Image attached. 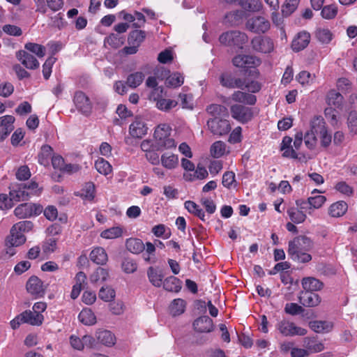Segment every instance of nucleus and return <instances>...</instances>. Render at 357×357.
I'll use <instances>...</instances> for the list:
<instances>
[{"instance_id": "1", "label": "nucleus", "mask_w": 357, "mask_h": 357, "mask_svg": "<svg viewBox=\"0 0 357 357\" xmlns=\"http://www.w3.org/2000/svg\"><path fill=\"white\" fill-rule=\"evenodd\" d=\"M313 247L311 239L305 236H299L289 242L287 253L290 258L298 263H307L312 260L308 254Z\"/></svg>"}, {"instance_id": "2", "label": "nucleus", "mask_w": 357, "mask_h": 357, "mask_svg": "<svg viewBox=\"0 0 357 357\" xmlns=\"http://www.w3.org/2000/svg\"><path fill=\"white\" fill-rule=\"evenodd\" d=\"M33 223L29 220L20 221L15 224L10 229L8 236L7 243L11 246H20L26 242L24 233L29 232L33 228Z\"/></svg>"}, {"instance_id": "3", "label": "nucleus", "mask_w": 357, "mask_h": 357, "mask_svg": "<svg viewBox=\"0 0 357 357\" xmlns=\"http://www.w3.org/2000/svg\"><path fill=\"white\" fill-rule=\"evenodd\" d=\"M170 132L171 128L165 124L159 126L155 129L154 137L158 151L176 148V144L174 139L169 137Z\"/></svg>"}, {"instance_id": "4", "label": "nucleus", "mask_w": 357, "mask_h": 357, "mask_svg": "<svg viewBox=\"0 0 357 357\" xmlns=\"http://www.w3.org/2000/svg\"><path fill=\"white\" fill-rule=\"evenodd\" d=\"M219 41L222 45L242 49L243 45L248 41V37L240 31H230L222 33L219 37Z\"/></svg>"}, {"instance_id": "5", "label": "nucleus", "mask_w": 357, "mask_h": 357, "mask_svg": "<svg viewBox=\"0 0 357 357\" xmlns=\"http://www.w3.org/2000/svg\"><path fill=\"white\" fill-rule=\"evenodd\" d=\"M231 117L241 123L249 122L253 118L252 108L241 104H234L230 107Z\"/></svg>"}, {"instance_id": "6", "label": "nucleus", "mask_w": 357, "mask_h": 357, "mask_svg": "<svg viewBox=\"0 0 357 357\" xmlns=\"http://www.w3.org/2000/svg\"><path fill=\"white\" fill-rule=\"evenodd\" d=\"M43 211L41 205L33 203H24L20 204L14 210L15 215L20 218H26L33 215H38Z\"/></svg>"}, {"instance_id": "7", "label": "nucleus", "mask_w": 357, "mask_h": 357, "mask_svg": "<svg viewBox=\"0 0 357 357\" xmlns=\"http://www.w3.org/2000/svg\"><path fill=\"white\" fill-rule=\"evenodd\" d=\"M276 328L284 336H303L307 333V330L296 326L293 322L283 319L278 322Z\"/></svg>"}, {"instance_id": "8", "label": "nucleus", "mask_w": 357, "mask_h": 357, "mask_svg": "<svg viewBox=\"0 0 357 357\" xmlns=\"http://www.w3.org/2000/svg\"><path fill=\"white\" fill-rule=\"evenodd\" d=\"M245 26L254 33H265L270 29V22L264 17L253 16L247 20Z\"/></svg>"}, {"instance_id": "9", "label": "nucleus", "mask_w": 357, "mask_h": 357, "mask_svg": "<svg viewBox=\"0 0 357 357\" xmlns=\"http://www.w3.org/2000/svg\"><path fill=\"white\" fill-rule=\"evenodd\" d=\"M234 66L241 68H256L261 63L259 58L253 55L238 54L232 59Z\"/></svg>"}, {"instance_id": "10", "label": "nucleus", "mask_w": 357, "mask_h": 357, "mask_svg": "<svg viewBox=\"0 0 357 357\" xmlns=\"http://www.w3.org/2000/svg\"><path fill=\"white\" fill-rule=\"evenodd\" d=\"M73 102L77 109L85 116H89L92 111V104L89 98L82 91L75 93Z\"/></svg>"}, {"instance_id": "11", "label": "nucleus", "mask_w": 357, "mask_h": 357, "mask_svg": "<svg viewBox=\"0 0 357 357\" xmlns=\"http://www.w3.org/2000/svg\"><path fill=\"white\" fill-rule=\"evenodd\" d=\"M207 126L213 135L219 136L227 135L231 130L228 120L220 119L218 117L208 120Z\"/></svg>"}, {"instance_id": "12", "label": "nucleus", "mask_w": 357, "mask_h": 357, "mask_svg": "<svg viewBox=\"0 0 357 357\" xmlns=\"http://www.w3.org/2000/svg\"><path fill=\"white\" fill-rule=\"evenodd\" d=\"M252 47L254 50L261 53H270L274 49L273 40L266 36H257L251 41Z\"/></svg>"}, {"instance_id": "13", "label": "nucleus", "mask_w": 357, "mask_h": 357, "mask_svg": "<svg viewBox=\"0 0 357 357\" xmlns=\"http://www.w3.org/2000/svg\"><path fill=\"white\" fill-rule=\"evenodd\" d=\"M26 289L27 291L35 298L43 297L45 292L43 282L36 276L29 278L26 282Z\"/></svg>"}, {"instance_id": "14", "label": "nucleus", "mask_w": 357, "mask_h": 357, "mask_svg": "<svg viewBox=\"0 0 357 357\" xmlns=\"http://www.w3.org/2000/svg\"><path fill=\"white\" fill-rule=\"evenodd\" d=\"M15 119L12 115H5L0 117V142H3L14 130Z\"/></svg>"}, {"instance_id": "15", "label": "nucleus", "mask_w": 357, "mask_h": 357, "mask_svg": "<svg viewBox=\"0 0 357 357\" xmlns=\"http://www.w3.org/2000/svg\"><path fill=\"white\" fill-rule=\"evenodd\" d=\"M310 33L303 31L299 32L291 43V48L294 52H300L307 47L310 42Z\"/></svg>"}, {"instance_id": "16", "label": "nucleus", "mask_w": 357, "mask_h": 357, "mask_svg": "<svg viewBox=\"0 0 357 357\" xmlns=\"http://www.w3.org/2000/svg\"><path fill=\"white\" fill-rule=\"evenodd\" d=\"M299 302L305 307H313L321 303V297L316 293L309 291H302L298 297Z\"/></svg>"}, {"instance_id": "17", "label": "nucleus", "mask_w": 357, "mask_h": 357, "mask_svg": "<svg viewBox=\"0 0 357 357\" xmlns=\"http://www.w3.org/2000/svg\"><path fill=\"white\" fill-rule=\"evenodd\" d=\"M16 57L28 69L34 70L39 67L38 61L25 50L17 52Z\"/></svg>"}, {"instance_id": "18", "label": "nucleus", "mask_w": 357, "mask_h": 357, "mask_svg": "<svg viewBox=\"0 0 357 357\" xmlns=\"http://www.w3.org/2000/svg\"><path fill=\"white\" fill-rule=\"evenodd\" d=\"M229 4L238 5L248 11H259L261 8V3L259 0H223Z\"/></svg>"}, {"instance_id": "19", "label": "nucleus", "mask_w": 357, "mask_h": 357, "mask_svg": "<svg viewBox=\"0 0 357 357\" xmlns=\"http://www.w3.org/2000/svg\"><path fill=\"white\" fill-rule=\"evenodd\" d=\"M193 326L195 330L199 333H209L213 329V323L208 316H202L194 321Z\"/></svg>"}, {"instance_id": "20", "label": "nucleus", "mask_w": 357, "mask_h": 357, "mask_svg": "<svg viewBox=\"0 0 357 357\" xmlns=\"http://www.w3.org/2000/svg\"><path fill=\"white\" fill-rule=\"evenodd\" d=\"M147 127L140 118H136L130 125L129 132L132 137L141 138L147 132Z\"/></svg>"}, {"instance_id": "21", "label": "nucleus", "mask_w": 357, "mask_h": 357, "mask_svg": "<svg viewBox=\"0 0 357 357\" xmlns=\"http://www.w3.org/2000/svg\"><path fill=\"white\" fill-rule=\"evenodd\" d=\"M97 342L105 347H112L116 343L115 335L109 331L99 330L96 333Z\"/></svg>"}, {"instance_id": "22", "label": "nucleus", "mask_w": 357, "mask_h": 357, "mask_svg": "<svg viewBox=\"0 0 357 357\" xmlns=\"http://www.w3.org/2000/svg\"><path fill=\"white\" fill-rule=\"evenodd\" d=\"M161 165L168 170H172L178 166V156L171 152H165L160 156Z\"/></svg>"}, {"instance_id": "23", "label": "nucleus", "mask_w": 357, "mask_h": 357, "mask_svg": "<svg viewBox=\"0 0 357 357\" xmlns=\"http://www.w3.org/2000/svg\"><path fill=\"white\" fill-rule=\"evenodd\" d=\"M233 101L239 103H244L250 105H254L257 102L255 96L242 91H235L231 96Z\"/></svg>"}, {"instance_id": "24", "label": "nucleus", "mask_w": 357, "mask_h": 357, "mask_svg": "<svg viewBox=\"0 0 357 357\" xmlns=\"http://www.w3.org/2000/svg\"><path fill=\"white\" fill-rule=\"evenodd\" d=\"M21 318L24 324H29L32 326H40L42 324L44 317L40 313H36L31 310H26L21 313Z\"/></svg>"}, {"instance_id": "25", "label": "nucleus", "mask_w": 357, "mask_h": 357, "mask_svg": "<svg viewBox=\"0 0 357 357\" xmlns=\"http://www.w3.org/2000/svg\"><path fill=\"white\" fill-rule=\"evenodd\" d=\"M10 201L21 202L28 199L27 192L22 184L13 185L9 192Z\"/></svg>"}, {"instance_id": "26", "label": "nucleus", "mask_w": 357, "mask_h": 357, "mask_svg": "<svg viewBox=\"0 0 357 357\" xmlns=\"http://www.w3.org/2000/svg\"><path fill=\"white\" fill-rule=\"evenodd\" d=\"M326 104L328 107L342 109L343 107V96L335 90H331L326 95Z\"/></svg>"}, {"instance_id": "27", "label": "nucleus", "mask_w": 357, "mask_h": 357, "mask_svg": "<svg viewBox=\"0 0 357 357\" xmlns=\"http://www.w3.org/2000/svg\"><path fill=\"white\" fill-rule=\"evenodd\" d=\"M310 328L318 333H326L333 328V324L329 321L315 320L309 323Z\"/></svg>"}, {"instance_id": "28", "label": "nucleus", "mask_w": 357, "mask_h": 357, "mask_svg": "<svg viewBox=\"0 0 357 357\" xmlns=\"http://www.w3.org/2000/svg\"><path fill=\"white\" fill-rule=\"evenodd\" d=\"M310 130L317 135L324 134L328 130L324 119L321 116H314L310 120Z\"/></svg>"}, {"instance_id": "29", "label": "nucleus", "mask_w": 357, "mask_h": 357, "mask_svg": "<svg viewBox=\"0 0 357 357\" xmlns=\"http://www.w3.org/2000/svg\"><path fill=\"white\" fill-rule=\"evenodd\" d=\"M91 260L96 264L104 265L108 261V256L105 250L102 247L93 248L90 253Z\"/></svg>"}, {"instance_id": "30", "label": "nucleus", "mask_w": 357, "mask_h": 357, "mask_svg": "<svg viewBox=\"0 0 357 357\" xmlns=\"http://www.w3.org/2000/svg\"><path fill=\"white\" fill-rule=\"evenodd\" d=\"M301 284L304 291L312 292L319 291L324 287L322 282L313 277L304 278L302 280Z\"/></svg>"}, {"instance_id": "31", "label": "nucleus", "mask_w": 357, "mask_h": 357, "mask_svg": "<svg viewBox=\"0 0 357 357\" xmlns=\"http://www.w3.org/2000/svg\"><path fill=\"white\" fill-rule=\"evenodd\" d=\"M127 250L133 254H139L145 250L143 241L139 238H130L126 241Z\"/></svg>"}, {"instance_id": "32", "label": "nucleus", "mask_w": 357, "mask_h": 357, "mask_svg": "<svg viewBox=\"0 0 357 357\" xmlns=\"http://www.w3.org/2000/svg\"><path fill=\"white\" fill-rule=\"evenodd\" d=\"M303 345L309 354L318 353L324 349V344L321 342L317 341L314 337H305L303 340Z\"/></svg>"}, {"instance_id": "33", "label": "nucleus", "mask_w": 357, "mask_h": 357, "mask_svg": "<svg viewBox=\"0 0 357 357\" xmlns=\"http://www.w3.org/2000/svg\"><path fill=\"white\" fill-rule=\"evenodd\" d=\"M347 208L348 206L345 202L339 201L331 205L328 208V213L332 217H341L347 212Z\"/></svg>"}, {"instance_id": "34", "label": "nucleus", "mask_w": 357, "mask_h": 357, "mask_svg": "<svg viewBox=\"0 0 357 357\" xmlns=\"http://www.w3.org/2000/svg\"><path fill=\"white\" fill-rule=\"evenodd\" d=\"M181 281L177 278L169 276L165 279L162 286L166 291L178 292L181 289Z\"/></svg>"}, {"instance_id": "35", "label": "nucleus", "mask_w": 357, "mask_h": 357, "mask_svg": "<svg viewBox=\"0 0 357 357\" xmlns=\"http://www.w3.org/2000/svg\"><path fill=\"white\" fill-rule=\"evenodd\" d=\"M147 276L149 282L156 287H160L162 285L163 275L160 271L150 266L147 270Z\"/></svg>"}, {"instance_id": "36", "label": "nucleus", "mask_w": 357, "mask_h": 357, "mask_svg": "<svg viewBox=\"0 0 357 357\" xmlns=\"http://www.w3.org/2000/svg\"><path fill=\"white\" fill-rule=\"evenodd\" d=\"M184 206L189 213L198 217L203 222H205L206 220L205 218L206 215L204 211L195 202L190 200L185 201L184 203Z\"/></svg>"}, {"instance_id": "37", "label": "nucleus", "mask_w": 357, "mask_h": 357, "mask_svg": "<svg viewBox=\"0 0 357 357\" xmlns=\"http://www.w3.org/2000/svg\"><path fill=\"white\" fill-rule=\"evenodd\" d=\"M52 153L53 150L50 146L43 145L38 154V162L43 166H47L52 158Z\"/></svg>"}, {"instance_id": "38", "label": "nucleus", "mask_w": 357, "mask_h": 357, "mask_svg": "<svg viewBox=\"0 0 357 357\" xmlns=\"http://www.w3.org/2000/svg\"><path fill=\"white\" fill-rule=\"evenodd\" d=\"M290 220L294 224L303 222L306 219L304 212L296 207L289 208L287 211Z\"/></svg>"}, {"instance_id": "39", "label": "nucleus", "mask_w": 357, "mask_h": 357, "mask_svg": "<svg viewBox=\"0 0 357 357\" xmlns=\"http://www.w3.org/2000/svg\"><path fill=\"white\" fill-rule=\"evenodd\" d=\"M109 278V271L108 270L98 267L96 269L95 271L90 275V281L92 283H97L98 282H105Z\"/></svg>"}, {"instance_id": "40", "label": "nucleus", "mask_w": 357, "mask_h": 357, "mask_svg": "<svg viewBox=\"0 0 357 357\" xmlns=\"http://www.w3.org/2000/svg\"><path fill=\"white\" fill-rule=\"evenodd\" d=\"M124 43V38L115 33H111L105 38L104 44L109 45L112 48L117 49Z\"/></svg>"}, {"instance_id": "41", "label": "nucleus", "mask_w": 357, "mask_h": 357, "mask_svg": "<svg viewBox=\"0 0 357 357\" xmlns=\"http://www.w3.org/2000/svg\"><path fill=\"white\" fill-rule=\"evenodd\" d=\"M79 320L84 325H93L96 323V316L89 309L82 310L78 316Z\"/></svg>"}, {"instance_id": "42", "label": "nucleus", "mask_w": 357, "mask_h": 357, "mask_svg": "<svg viewBox=\"0 0 357 357\" xmlns=\"http://www.w3.org/2000/svg\"><path fill=\"white\" fill-rule=\"evenodd\" d=\"M144 79V75L142 72H135L129 75L127 77L126 84L132 89L139 86Z\"/></svg>"}, {"instance_id": "43", "label": "nucleus", "mask_w": 357, "mask_h": 357, "mask_svg": "<svg viewBox=\"0 0 357 357\" xmlns=\"http://www.w3.org/2000/svg\"><path fill=\"white\" fill-rule=\"evenodd\" d=\"M185 302L181 298L174 299L170 306L169 310L173 316L180 315L185 311Z\"/></svg>"}, {"instance_id": "44", "label": "nucleus", "mask_w": 357, "mask_h": 357, "mask_svg": "<svg viewBox=\"0 0 357 357\" xmlns=\"http://www.w3.org/2000/svg\"><path fill=\"white\" fill-rule=\"evenodd\" d=\"M123 228L121 227H113L102 231L100 236L105 239H114L121 237L123 234Z\"/></svg>"}, {"instance_id": "45", "label": "nucleus", "mask_w": 357, "mask_h": 357, "mask_svg": "<svg viewBox=\"0 0 357 357\" xmlns=\"http://www.w3.org/2000/svg\"><path fill=\"white\" fill-rule=\"evenodd\" d=\"M338 109L333 108L332 107H327L324 109V116L329 122V123L333 126L335 127L337 126L339 122L338 119Z\"/></svg>"}, {"instance_id": "46", "label": "nucleus", "mask_w": 357, "mask_h": 357, "mask_svg": "<svg viewBox=\"0 0 357 357\" xmlns=\"http://www.w3.org/2000/svg\"><path fill=\"white\" fill-rule=\"evenodd\" d=\"M95 167L100 174L105 176L108 175L112 171V165L109 163V162L102 158H98L96 161Z\"/></svg>"}, {"instance_id": "47", "label": "nucleus", "mask_w": 357, "mask_h": 357, "mask_svg": "<svg viewBox=\"0 0 357 357\" xmlns=\"http://www.w3.org/2000/svg\"><path fill=\"white\" fill-rule=\"evenodd\" d=\"M315 36L320 43L328 44L332 40L333 34L328 29L318 28L315 31Z\"/></svg>"}, {"instance_id": "48", "label": "nucleus", "mask_w": 357, "mask_h": 357, "mask_svg": "<svg viewBox=\"0 0 357 357\" xmlns=\"http://www.w3.org/2000/svg\"><path fill=\"white\" fill-rule=\"evenodd\" d=\"M178 105L177 101L166 98H158L156 100V107L163 112H169Z\"/></svg>"}, {"instance_id": "49", "label": "nucleus", "mask_w": 357, "mask_h": 357, "mask_svg": "<svg viewBox=\"0 0 357 357\" xmlns=\"http://www.w3.org/2000/svg\"><path fill=\"white\" fill-rule=\"evenodd\" d=\"M210 151L211 154L213 158H220L225 153L226 144L222 141H217L211 145Z\"/></svg>"}, {"instance_id": "50", "label": "nucleus", "mask_w": 357, "mask_h": 357, "mask_svg": "<svg viewBox=\"0 0 357 357\" xmlns=\"http://www.w3.org/2000/svg\"><path fill=\"white\" fill-rule=\"evenodd\" d=\"M183 77L180 73H175L166 79L165 84L168 87L176 88L183 84Z\"/></svg>"}, {"instance_id": "51", "label": "nucleus", "mask_w": 357, "mask_h": 357, "mask_svg": "<svg viewBox=\"0 0 357 357\" xmlns=\"http://www.w3.org/2000/svg\"><path fill=\"white\" fill-rule=\"evenodd\" d=\"M145 32L142 30H135L130 33L128 40L129 44H135L138 46L145 38Z\"/></svg>"}, {"instance_id": "52", "label": "nucleus", "mask_w": 357, "mask_h": 357, "mask_svg": "<svg viewBox=\"0 0 357 357\" xmlns=\"http://www.w3.org/2000/svg\"><path fill=\"white\" fill-rule=\"evenodd\" d=\"M24 48L35 54L39 58L43 57L45 55V47L42 45L34 43H27L25 44Z\"/></svg>"}, {"instance_id": "53", "label": "nucleus", "mask_w": 357, "mask_h": 357, "mask_svg": "<svg viewBox=\"0 0 357 357\" xmlns=\"http://www.w3.org/2000/svg\"><path fill=\"white\" fill-rule=\"evenodd\" d=\"M337 14V7L335 4L324 6L321 12L322 17L326 20H331L335 18Z\"/></svg>"}, {"instance_id": "54", "label": "nucleus", "mask_w": 357, "mask_h": 357, "mask_svg": "<svg viewBox=\"0 0 357 357\" xmlns=\"http://www.w3.org/2000/svg\"><path fill=\"white\" fill-rule=\"evenodd\" d=\"M98 296L101 300L109 302L115 298V291L109 287H102L99 291Z\"/></svg>"}, {"instance_id": "55", "label": "nucleus", "mask_w": 357, "mask_h": 357, "mask_svg": "<svg viewBox=\"0 0 357 357\" xmlns=\"http://www.w3.org/2000/svg\"><path fill=\"white\" fill-rule=\"evenodd\" d=\"M206 110L213 116H222L227 114V109L226 107L218 104L210 105L207 107Z\"/></svg>"}, {"instance_id": "56", "label": "nucleus", "mask_w": 357, "mask_h": 357, "mask_svg": "<svg viewBox=\"0 0 357 357\" xmlns=\"http://www.w3.org/2000/svg\"><path fill=\"white\" fill-rule=\"evenodd\" d=\"M24 190L27 192L28 199L33 195H39L41 192V188L38 187V184L34 181L29 183L22 184Z\"/></svg>"}, {"instance_id": "57", "label": "nucleus", "mask_w": 357, "mask_h": 357, "mask_svg": "<svg viewBox=\"0 0 357 357\" xmlns=\"http://www.w3.org/2000/svg\"><path fill=\"white\" fill-rule=\"evenodd\" d=\"M121 268L126 273H132L137 271V264L133 259L125 258L122 261Z\"/></svg>"}, {"instance_id": "58", "label": "nucleus", "mask_w": 357, "mask_h": 357, "mask_svg": "<svg viewBox=\"0 0 357 357\" xmlns=\"http://www.w3.org/2000/svg\"><path fill=\"white\" fill-rule=\"evenodd\" d=\"M300 0H286L282 6V13L285 16L291 14L297 8Z\"/></svg>"}, {"instance_id": "59", "label": "nucleus", "mask_w": 357, "mask_h": 357, "mask_svg": "<svg viewBox=\"0 0 357 357\" xmlns=\"http://www.w3.org/2000/svg\"><path fill=\"white\" fill-rule=\"evenodd\" d=\"M316 135V134L309 130L303 136L304 142L307 149L312 150L315 148L317 142Z\"/></svg>"}, {"instance_id": "60", "label": "nucleus", "mask_w": 357, "mask_h": 357, "mask_svg": "<svg viewBox=\"0 0 357 357\" xmlns=\"http://www.w3.org/2000/svg\"><path fill=\"white\" fill-rule=\"evenodd\" d=\"M82 196L89 200H92L95 197V185L93 183H86L82 190Z\"/></svg>"}, {"instance_id": "61", "label": "nucleus", "mask_w": 357, "mask_h": 357, "mask_svg": "<svg viewBox=\"0 0 357 357\" xmlns=\"http://www.w3.org/2000/svg\"><path fill=\"white\" fill-rule=\"evenodd\" d=\"M326 201V198L323 195H315L309 197L310 209L319 208Z\"/></svg>"}, {"instance_id": "62", "label": "nucleus", "mask_w": 357, "mask_h": 357, "mask_svg": "<svg viewBox=\"0 0 357 357\" xmlns=\"http://www.w3.org/2000/svg\"><path fill=\"white\" fill-rule=\"evenodd\" d=\"M234 77L229 73H224L220 77V84L226 88L234 89Z\"/></svg>"}, {"instance_id": "63", "label": "nucleus", "mask_w": 357, "mask_h": 357, "mask_svg": "<svg viewBox=\"0 0 357 357\" xmlns=\"http://www.w3.org/2000/svg\"><path fill=\"white\" fill-rule=\"evenodd\" d=\"M56 59L54 57H49L43 66V74L45 79H48L52 73V66Z\"/></svg>"}, {"instance_id": "64", "label": "nucleus", "mask_w": 357, "mask_h": 357, "mask_svg": "<svg viewBox=\"0 0 357 357\" xmlns=\"http://www.w3.org/2000/svg\"><path fill=\"white\" fill-rule=\"evenodd\" d=\"M348 127L351 132L357 135V112H351L347 119Z\"/></svg>"}]
</instances>
